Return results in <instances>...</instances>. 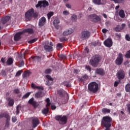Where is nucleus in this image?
<instances>
[{
	"label": "nucleus",
	"mask_w": 130,
	"mask_h": 130,
	"mask_svg": "<svg viewBox=\"0 0 130 130\" xmlns=\"http://www.w3.org/2000/svg\"><path fill=\"white\" fill-rule=\"evenodd\" d=\"M123 55L121 53H119L117 59L115 60V63L118 66H120L123 63Z\"/></svg>",
	"instance_id": "obj_7"
},
{
	"label": "nucleus",
	"mask_w": 130,
	"mask_h": 130,
	"mask_svg": "<svg viewBox=\"0 0 130 130\" xmlns=\"http://www.w3.org/2000/svg\"><path fill=\"white\" fill-rule=\"evenodd\" d=\"M125 39L127 41H130V36L129 35H126L125 36Z\"/></svg>",
	"instance_id": "obj_45"
},
{
	"label": "nucleus",
	"mask_w": 130,
	"mask_h": 130,
	"mask_svg": "<svg viewBox=\"0 0 130 130\" xmlns=\"http://www.w3.org/2000/svg\"><path fill=\"white\" fill-rule=\"evenodd\" d=\"M126 26L125 23H122L121 27H120L121 30L123 29Z\"/></svg>",
	"instance_id": "obj_60"
},
{
	"label": "nucleus",
	"mask_w": 130,
	"mask_h": 130,
	"mask_svg": "<svg viewBox=\"0 0 130 130\" xmlns=\"http://www.w3.org/2000/svg\"><path fill=\"white\" fill-rule=\"evenodd\" d=\"M31 75V72L29 71H26L25 72H24L23 74V77L24 78H27L28 77H29L30 75Z\"/></svg>",
	"instance_id": "obj_20"
},
{
	"label": "nucleus",
	"mask_w": 130,
	"mask_h": 130,
	"mask_svg": "<svg viewBox=\"0 0 130 130\" xmlns=\"http://www.w3.org/2000/svg\"><path fill=\"white\" fill-rule=\"evenodd\" d=\"M3 117H5L7 119L6 121L10 120V116L9 114L7 113H4L3 114Z\"/></svg>",
	"instance_id": "obj_26"
},
{
	"label": "nucleus",
	"mask_w": 130,
	"mask_h": 130,
	"mask_svg": "<svg viewBox=\"0 0 130 130\" xmlns=\"http://www.w3.org/2000/svg\"><path fill=\"white\" fill-rule=\"evenodd\" d=\"M105 3H102V0H92V3L96 5H103L106 4V0H104Z\"/></svg>",
	"instance_id": "obj_16"
},
{
	"label": "nucleus",
	"mask_w": 130,
	"mask_h": 130,
	"mask_svg": "<svg viewBox=\"0 0 130 130\" xmlns=\"http://www.w3.org/2000/svg\"><path fill=\"white\" fill-rule=\"evenodd\" d=\"M42 7V6L41 1H39L38 4H37V5L36 6V7L37 8H39V7Z\"/></svg>",
	"instance_id": "obj_48"
},
{
	"label": "nucleus",
	"mask_w": 130,
	"mask_h": 130,
	"mask_svg": "<svg viewBox=\"0 0 130 130\" xmlns=\"http://www.w3.org/2000/svg\"><path fill=\"white\" fill-rule=\"evenodd\" d=\"M125 77V72L122 70H119L117 72V78L120 81L123 79Z\"/></svg>",
	"instance_id": "obj_8"
},
{
	"label": "nucleus",
	"mask_w": 130,
	"mask_h": 130,
	"mask_svg": "<svg viewBox=\"0 0 130 130\" xmlns=\"http://www.w3.org/2000/svg\"><path fill=\"white\" fill-rule=\"evenodd\" d=\"M22 71H19L16 74L15 77H19L22 74Z\"/></svg>",
	"instance_id": "obj_49"
},
{
	"label": "nucleus",
	"mask_w": 130,
	"mask_h": 130,
	"mask_svg": "<svg viewBox=\"0 0 130 130\" xmlns=\"http://www.w3.org/2000/svg\"><path fill=\"white\" fill-rule=\"evenodd\" d=\"M24 61L22 60L19 64V67H22L23 66H24Z\"/></svg>",
	"instance_id": "obj_56"
},
{
	"label": "nucleus",
	"mask_w": 130,
	"mask_h": 130,
	"mask_svg": "<svg viewBox=\"0 0 130 130\" xmlns=\"http://www.w3.org/2000/svg\"><path fill=\"white\" fill-rule=\"evenodd\" d=\"M126 107H127V110H128V112L130 115V104H127L126 105Z\"/></svg>",
	"instance_id": "obj_55"
},
{
	"label": "nucleus",
	"mask_w": 130,
	"mask_h": 130,
	"mask_svg": "<svg viewBox=\"0 0 130 130\" xmlns=\"http://www.w3.org/2000/svg\"><path fill=\"white\" fill-rule=\"evenodd\" d=\"M37 87H38V86H37V85H35V84H34V83H32V84H31V87H32L33 89H37Z\"/></svg>",
	"instance_id": "obj_59"
},
{
	"label": "nucleus",
	"mask_w": 130,
	"mask_h": 130,
	"mask_svg": "<svg viewBox=\"0 0 130 130\" xmlns=\"http://www.w3.org/2000/svg\"><path fill=\"white\" fill-rule=\"evenodd\" d=\"M41 95H42V92L39 91L36 93L35 98L36 99H39L41 97Z\"/></svg>",
	"instance_id": "obj_36"
},
{
	"label": "nucleus",
	"mask_w": 130,
	"mask_h": 130,
	"mask_svg": "<svg viewBox=\"0 0 130 130\" xmlns=\"http://www.w3.org/2000/svg\"><path fill=\"white\" fill-rule=\"evenodd\" d=\"M65 91L63 90H59L57 91L58 94L61 96L63 97Z\"/></svg>",
	"instance_id": "obj_32"
},
{
	"label": "nucleus",
	"mask_w": 130,
	"mask_h": 130,
	"mask_svg": "<svg viewBox=\"0 0 130 130\" xmlns=\"http://www.w3.org/2000/svg\"><path fill=\"white\" fill-rule=\"evenodd\" d=\"M88 90L92 93H96L99 90V84L95 82L88 84Z\"/></svg>",
	"instance_id": "obj_4"
},
{
	"label": "nucleus",
	"mask_w": 130,
	"mask_h": 130,
	"mask_svg": "<svg viewBox=\"0 0 130 130\" xmlns=\"http://www.w3.org/2000/svg\"><path fill=\"white\" fill-rule=\"evenodd\" d=\"M60 23V20L59 19H55L53 21L54 25L55 26V28L58 29V24Z\"/></svg>",
	"instance_id": "obj_25"
},
{
	"label": "nucleus",
	"mask_w": 130,
	"mask_h": 130,
	"mask_svg": "<svg viewBox=\"0 0 130 130\" xmlns=\"http://www.w3.org/2000/svg\"><path fill=\"white\" fill-rule=\"evenodd\" d=\"M13 63V59L12 58H9L7 61V64L8 66L12 65Z\"/></svg>",
	"instance_id": "obj_30"
},
{
	"label": "nucleus",
	"mask_w": 130,
	"mask_h": 130,
	"mask_svg": "<svg viewBox=\"0 0 130 130\" xmlns=\"http://www.w3.org/2000/svg\"><path fill=\"white\" fill-rule=\"evenodd\" d=\"M69 99V96L68 94H67V96L64 98V100H62V103L63 104L67 103Z\"/></svg>",
	"instance_id": "obj_33"
},
{
	"label": "nucleus",
	"mask_w": 130,
	"mask_h": 130,
	"mask_svg": "<svg viewBox=\"0 0 130 130\" xmlns=\"http://www.w3.org/2000/svg\"><path fill=\"white\" fill-rule=\"evenodd\" d=\"M68 117L66 115H57L55 117V119L59 121L60 124L64 125L67 123Z\"/></svg>",
	"instance_id": "obj_5"
},
{
	"label": "nucleus",
	"mask_w": 130,
	"mask_h": 130,
	"mask_svg": "<svg viewBox=\"0 0 130 130\" xmlns=\"http://www.w3.org/2000/svg\"><path fill=\"white\" fill-rule=\"evenodd\" d=\"M102 112H103L104 114H108L111 112V110L107 108H104L102 110Z\"/></svg>",
	"instance_id": "obj_27"
},
{
	"label": "nucleus",
	"mask_w": 130,
	"mask_h": 130,
	"mask_svg": "<svg viewBox=\"0 0 130 130\" xmlns=\"http://www.w3.org/2000/svg\"><path fill=\"white\" fill-rule=\"evenodd\" d=\"M37 40H38L37 39H34L33 40H31L28 41V43L29 44H32V43L36 42L37 41Z\"/></svg>",
	"instance_id": "obj_46"
},
{
	"label": "nucleus",
	"mask_w": 130,
	"mask_h": 130,
	"mask_svg": "<svg viewBox=\"0 0 130 130\" xmlns=\"http://www.w3.org/2000/svg\"><path fill=\"white\" fill-rule=\"evenodd\" d=\"M32 123L34 128H35L37 126V125L39 124V120L38 118L35 117L32 119Z\"/></svg>",
	"instance_id": "obj_15"
},
{
	"label": "nucleus",
	"mask_w": 130,
	"mask_h": 130,
	"mask_svg": "<svg viewBox=\"0 0 130 130\" xmlns=\"http://www.w3.org/2000/svg\"><path fill=\"white\" fill-rule=\"evenodd\" d=\"M23 34V31L22 32H19L18 33H17L14 37V39L15 41H18L19 40L21 39V36Z\"/></svg>",
	"instance_id": "obj_13"
},
{
	"label": "nucleus",
	"mask_w": 130,
	"mask_h": 130,
	"mask_svg": "<svg viewBox=\"0 0 130 130\" xmlns=\"http://www.w3.org/2000/svg\"><path fill=\"white\" fill-rule=\"evenodd\" d=\"M95 73L102 76L104 75L105 74L104 70L101 68L96 69V70H95Z\"/></svg>",
	"instance_id": "obj_19"
},
{
	"label": "nucleus",
	"mask_w": 130,
	"mask_h": 130,
	"mask_svg": "<svg viewBox=\"0 0 130 130\" xmlns=\"http://www.w3.org/2000/svg\"><path fill=\"white\" fill-rule=\"evenodd\" d=\"M37 89L38 90H44V88L43 86H37Z\"/></svg>",
	"instance_id": "obj_61"
},
{
	"label": "nucleus",
	"mask_w": 130,
	"mask_h": 130,
	"mask_svg": "<svg viewBox=\"0 0 130 130\" xmlns=\"http://www.w3.org/2000/svg\"><path fill=\"white\" fill-rule=\"evenodd\" d=\"M33 59H35V60L39 61L41 60V57L40 56H35L33 58Z\"/></svg>",
	"instance_id": "obj_44"
},
{
	"label": "nucleus",
	"mask_w": 130,
	"mask_h": 130,
	"mask_svg": "<svg viewBox=\"0 0 130 130\" xmlns=\"http://www.w3.org/2000/svg\"><path fill=\"white\" fill-rule=\"evenodd\" d=\"M51 71H52L51 69H47L45 70V73L46 74H50L51 72Z\"/></svg>",
	"instance_id": "obj_53"
},
{
	"label": "nucleus",
	"mask_w": 130,
	"mask_h": 130,
	"mask_svg": "<svg viewBox=\"0 0 130 130\" xmlns=\"http://www.w3.org/2000/svg\"><path fill=\"white\" fill-rule=\"evenodd\" d=\"M17 120V118L16 116H14L12 118V121L15 123Z\"/></svg>",
	"instance_id": "obj_51"
},
{
	"label": "nucleus",
	"mask_w": 130,
	"mask_h": 130,
	"mask_svg": "<svg viewBox=\"0 0 130 130\" xmlns=\"http://www.w3.org/2000/svg\"><path fill=\"white\" fill-rule=\"evenodd\" d=\"M120 27V25H117L116 27H114V30L116 32H120L121 30V28Z\"/></svg>",
	"instance_id": "obj_35"
},
{
	"label": "nucleus",
	"mask_w": 130,
	"mask_h": 130,
	"mask_svg": "<svg viewBox=\"0 0 130 130\" xmlns=\"http://www.w3.org/2000/svg\"><path fill=\"white\" fill-rule=\"evenodd\" d=\"M90 32L88 31H83L81 32V36L80 38L82 40H85L88 39L90 37Z\"/></svg>",
	"instance_id": "obj_6"
},
{
	"label": "nucleus",
	"mask_w": 130,
	"mask_h": 130,
	"mask_svg": "<svg viewBox=\"0 0 130 130\" xmlns=\"http://www.w3.org/2000/svg\"><path fill=\"white\" fill-rule=\"evenodd\" d=\"M73 32L74 30L72 29V28H69L68 30L64 31L63 35L64 36H67L71 35Z\"/></svg>",
	"instance_id": "obj_17"
},
{
	"label": "nucleus",
	"mask_w": 130,
	"mask_h": 130,
	"mask_svg": "<svg viewBox=\"0 0 130 130\" xmlns=\"http://www.w3.org/2000/svg\"><path fill=\"white\" fill-rule=\"evenodd\" d=\"M77 18V16L75 15V14H73V15L72 16V20H76Z\"/></svg>",
	"instance_id": "obj_62"
},
{
	"label": "nucleus",
	"mask_w": 130,
	"mask_h": 130,
	"mask_svg": "<svg viewBox=\"0 0 130 130\" xmlns=\"http://www.w3.org/2000/svg\"><path fill=\"white\" fill-rule=\"evenodd\" d=\"M91 44L92 46H94V47H95L96 46H101V43L99 41L93 42L91 43Z\"/></svg>",
	"instance_id": "obj_28"
},
{
	"label": "nucleus",
	"mask_w": 130,
	"mask_h": 130,
	"mask_svg": "<svg viewBox=\"0 0 130 130\" xmlns=\"http://www.w3.org/2000/svg\"><path fill=\"white\" fill-rule=\"evenodd\" d=\"M60 41L61 42H63L68 41V40L66 39L65 38H61L60 39Z\"/></svg>",
	"instance_id": "obj_58"
},
{
	"label": "nucleus",
	"mask_w": 130,
	"mask_h": 130,
	"mask_svg": "<svg viewBox=\"0 0 130 130\" xmlns=\"http://www.w3.org/2000/svg\"><path fill=\"white\" fill-rule=\"evenodd\" d=\"M46 19L45 17H41L39 20V26L40 27L43 26L46 23Z\"/></svg>",
	"instance_id": "obj_14"
},
{
	"label": "nucleus",
	"mask_w": 130,
	"mask_h": 130,
	"mask_svg": "<svg viewBox=\"0 0 130 130\" xmlns=\"http://www.w3.org/2000/svg\"><path fill=\"white\" fill-rule=\"evenodd\" d=\"M56 109V107L55 106H54V105H52L51 106V109L52 110H55Z\"/></svg>",
	"instance_id": "obj_64"
},
{
	"label": "nucleus",
	"mask_w": 130,
	"mask_h": 130,
	"mask_svg": "<svg viewBox=\"0 0 130 130\" xmlns=\"http://www.w3.org/2000/svg\"><path fill=\"white\" fill-rule=\"evenodd\" d=\"M88 78V76L87 75H84L82 76V78L84 79H87Z\"/></svg>",
	"instance_id": "obj_63"
},
{
	"label": "nucleus",
	"mask_w": 130,
	"mask_h": 130,
	"mask_svg": "<svg viewBox=\"0 0 130 130\" xmlns=\"http://www.w3.org/2000/svg\"><path fill=\"white\" fill-rule=\"evenodd\" d=\"M85 69L87 70V71H89V72L91 71V68L89 66H86L85 67Z\"/></svg>",
	"instance_id": "obj_52"
},
{
	"label": "nucleus",
	"mask_w": 130,
	"mask_h": 130,
	"mask_svg": "<svg viewBox=\"0 0 130 130\" xmlns=\"http://www.w3.org/2000/svg\"><path fill=\"white\" fill-rule=\"evenodd\" d=\"M125 90L126 92H130V84L128 83L125 86Z\"/></svg>",
	"instance_id": "obj_31"
},
{
	"label": "nucleus",
	"mask_w": 130,
	"mask_h": 130,
	"mask_svg": "<svg viewBox=\"0 0 130 130\" xmlns=\"http://www.w3.org/2000/svg\"><path fill=\"white\" fill-rule=\"evenodd\" d=\"M112 119L109 116H105L103 117L102 120V125L104 127H111V121Z\"/></svg>",
	"instance_id": "obj_3"
},
{
	"label": "nucleus",
	"mask_w": 130,
	"mask_h": 130,
	"mask_svg": "<svg viewBox=\"0 0 130 130\" xmlns=\"http://www.w3.org/2000/svg\"><path fill=\"white\" fill-rule=\"evenodd\" d=\"M126 58H130V50H128L125 55Z\"/></svg>",
	"instance_id": "obj_41"
},
{
	"label": "nucleus",
	"mask_w": 130,
	"mask_h": 130,
	"mask_svg": "<svg viewBox=\"0 0 130 130\" xmlns=\"http://www.w3.org/2000/svg\"><path fill=\"white\" fill-rule=\"evenodd\" d=\"M91 17L93 18V19H92V21H93L94 22L97 23L101 21V17H100V16H98V15H96V14H92L91 15Z\"/></svg>",
	"instance_id": "obj_11"
},
{
	"label": "nucleus",
	"mask_w": 130,
	"mask_h": 130,
	"mask_svg": "<svg viewBox=\"0 0 130 130\" xmlns=\"http://www.w3.org/2000/svg\"><path fill=\"white\" fill-rule=\"evenodd\" d=\"M46 102L47 103V104L46 105L47 107L50 106L51 105V103H50V100L49 98H47L46 100Z\"/></svg>",
	"instance_id": "obj_42"
},
{
	"label": "nucleus",
	"mask_w": 130,
	"mask_h": 130,
	"mask_svg": "<svg viewBox=\"0 0 130 130\" xmlns=\"http://www.w3.org/2000/svg\"><path fill=\"white\" fill-rule=\"evenodd\" d=\"M104 44L106 46V47H111L112 46L113 42L111 39H108L104 42Z\"/></svg>",
	"instance_id": "obj_9"
},
{
	"label": "nucleus",
	"mask_w": 130,
	"mask_h": 130,
	"mask_svg": "<svg viewBox=\"0 0 130 130\" xmlns=\"http://www.w3.org/2000/svg\"><path fill=\"white\" fill-rule=\"evenodd\" d=\"M60 57L62 59H66L67 58V56L63 54H61Z\"/></svg>",
	"instance_id": "obj_54"
},
{
	"label": "nucleus",
	"mask_w": 130,
	"mask_h": 130,
	"mask_svg": "<svg viewBox=\"0 0 130 130\" xmlns=\"http://www.w3.org/2000/svg\"><path fill=\"white\" fill-rule=\"evenodd\" d=\"M25 16L27 21H30L32 17L37 18L38 17V13L35 12L34 8H31L27 12H25Z\"/></svg>",
	"instance_id": "obj_1"
},
{
	"label": "nucleus",
	"mask_w": 130,
	"mask_h": 130,
	"mask_svg": "<svg viewBox=\"0 0 130 130\" xmlns=\"http://www.w3.org/2000/svg\"><path fill=\"white\" fill-rule=\"evenodd\" d=\"M34 100H35L34 98H31V99H30L29 100L28 104L32 105L34 106V107L35 108H36L38 107V105L37 102L35 101Z\"/></svg>",
	"instance_id": "obj_12"
},
{
	"label": "nucleus",
	"mask_w": 130,
	"mask_h": 130,
	"mask_svg": "<svg viewBox=\"0 0 130 130\" xmlns=\"http://www.w3.org/2000/svg\"><path fill=\"white\" fill-rule=\"evenodd\" d=\"M80 73V71L79 70L75 69L74 71H73V73L78 74Z\"/></svg>",
	"instance_id": "obj_57"
},
{
	"label": "nucleus",
	"mask_w": 130,
	"mask_h": 130,
	"mask_svg": "<svg viewBox=\"0 0 130 130\" xmlns=\"http://www.w3.org/2000/svg\"><path fill=\"white\" fill-rule=\"evenodd\" d=\"M6 100L9 101V106L12 107L13 106L14 104V100L13 99H11L10 97L6 98Z\"/></svg>",
	"instance_id": "obj_21"
},
{
	"label": "nucleus",
	"mask_w": 130,
	"mask_h": 130,
	"mask_svg": "<svg viewBox=\"0 0 130 130\" xmlns=\"http://www.w3.org/2000/svg\"><path fill=\"white\" fill-rule=\"evenodd\" d=\"M21 108V105H19L18 106H17L16 107V114L18 115L20 113V110Z\"/></svg>",
	"instance_id": "obj_37"
},
{
	"label": "nucleus",
	"mask_w": 130,
	"mask_h": 130,
	"mask_svg": "<svg viewBox=\"0 0 130 130\" xmlns=\"http://www.w3.org/2000/svg\"><path fill=\"white\" fill-rule=\"evenodd\" d=\"M118 14H119V17H120L122 18H124L125 17L124 11V10H122V9H121L119 11Z\"/></svg>",
	"instance_id": "obj_24"
},
{
	"label": "nucleus",
	"mask_w": 130,
	"mask_h": 130,
	"mask_svg": "<svg viewBox=\"0 0 130 130\" xmlns=\"http://www.w3.org/2000/svg\"><path fill=\"white\" fill-rule=\"evenodd\" d=\"M62 48V44L60 43H58L57 45V49L59 50Z\"/></svg>",
	"instance_id": "obj_50"
},
{
	"label": "nucleus",
	"mask_w": 130,
	"mask_h": 130,
	"mask_svg": "<svg viewBox=\"0 0 130 130\" xmlns=\"http://www.w3.org/2000/svg\"><path fill=\"white\" fill-rule=\"evenodd\" d=\"M54 15V12H52V11H50V12H49L47 14L48 18V19H50L51 17L53 16Z\"/></svg>",
	"instance_id": "obj_38"
},
{
	"label": "nucleus",
	"mask_w": 130,
	"mask_h": 130,
	"mask_svg": "<svg viewBox=\"0 0 130 130\" xmlns=\"http://www.w3.org/2000/svg\"><path fill=\"white\" fill-rule=\"evenodd\" d=\"M10 120H6L5 127L9 128L10 126Z\"/></svg>",
	"instance_id": "obj_47"
},
{
	"label": "nucleus",
	"mask_w": 130,
	"mask_h": 130,
	"mask_svg": "<svg viewBox=\"0 0 130 130\" xmlns=\"http://www.w3.org/2000/svg\"><path fill=\"white\" fill-rule=\"evenodd\" d=\"M13 92L16 94H18L20 93V90L19 89H15L13 90Z\"/></svg>",
	"instance_id": "obj_43"
},
{
	"label": "nucleus",
	"mask_w": 130,
	"mask_h": 130,
	"mask_svg": "<svg viewBox=\"0 0 130 130\" xmlns=\"http://www.w3.org/2000/svg\"><path fill=\"white\" fill-rule=\"evenodd\" d=\"M11 19V17L10 16H4L1 19V23L4 25L6 24Z\"/></svg>",
	"instance_id": "obj_10"
},
{
	"label": "nucleus",
	"mask_w": 130,
	"mask_h": 130,
	"mask_svg": "<svg viewBox=\"0 0 130 130\" xmlns=\"http://www.w3.org/2000/svg\"><path fill=\"white\" fill-rule=\"evenodd\" d=\"M102 57L100 55H95L92 57L91 59L89 61V64L94 68L98 67L99 62L101 61Z\"/></svg>",
	"instance_id": "obj_2"
},
{
	"label": "nucleus",
	"mask_w": 130,
	"mask_h": 130,
	"mask_svg": "<svg viewBox=\"0 0 130 130\" xmlns=\"http://www.w3.org/2000/svg\"><path fill=\"white\" fill-rule=\"evenodd\" d=\"M62 84L64 86H67V87H71V85L70 84V82L69 81H64L62 83Z\"/></svg>",
	"instance_id": "obj_34"
},
{
	"label": "nucleus",
	"mask_w": 130,
	"mask_h": 130,
	"mask_svg": "<svg viewBox=\"0 0 130 130\" xmlns=\"http://www.w3.org/2000/svg\"><path fill=\"white\" fill-rule=\"evenodd\" d=\"M23 34L28 33L29 34H32L34 33V30L32 28H26L22 31Z\"/></svg>",
	"instance_id": "obj_23"
},
{
	"label": "nucleus",
	"mask_w": 130,
	"mask_h": 130,
	"mask_svg": "<svg viewBox=\"0 0 130 130\" xmlns=\"http://www.w3.org/2000/svg\"><path fill=\"white\" fill-rule=\"evenodd\" d=\"M46 78L48 80L47 81V85L50 86L52 84L51 83H50L49 81H51V82H53L54 79L50 76V75H47L46 76Z\"/></svg>",
	"instance_id": "obj_18"
},
{
	"label": "nucleus",
	"mask_w": 130,
	"mask_h": 130,
	"mask_svg": "<svg viewBox=\"0 0 130 130\" xmlns=\"http://www.w3.org/2000/svg\"><path fill=\"white\" fill-rule=\"evenodd\" d=\"M49 112V109L48 108H45L43 111L42 113L45 114L47 115L48 113Z\"/></svg>",
	"instance_id": "obj_39"
},
{
	"label": "nucleus",
	"mask_w": 130,
	"mask_h": 130,
	"mask_svg": "<svg viewBox=\"0 0 130 130\" xmlns=\"http://www.w3.org/2000/svg\"><path fill=\"white\" fill-rule=\"evenodd\" d=\"M30 94H31L30 92L27 93L26 94H25L23 96L22 99H25L28 98Z\"/></svg>",
	"instance_id": "obj_40"
},
{
	"label": "nucleus",
	"mask_w": 130,
	"mask_h": 130,
	"mask_svg": "<svg viewBox=\"0 0 130 130\" xmlns=\"http://www.w3.org/2000/svg\"><path fill=\"white\" fill-rule=\"evenodd\" d=\"M41 5H42V7L45 8L46 7L49 6V3L48 2H47V1H41Z\"/></svg>",
	"instance_id": "obj_29"
},
{
	"label": "nucleus",
	"mask_w": 130,
	"mask_h": 130,
	"mask_svg": "<svg viewBox=\"0 0 130 130\" xmlns=\"http://www.w3.org/2000/svg\"><path fill=\"white\" fill-rule=\"evenodd\" d=\"M44 49L46 51L48 52H52L53 51V48L51 46H48L47 45H45L44 46Z\"/></svg>",
	"instance_id": "obj_22"
}]
</instances>
